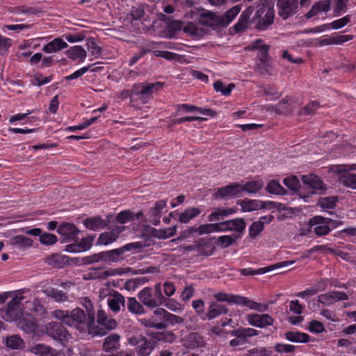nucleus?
Wrapping results in <instances>:
<instances>
[{"instance_id": "obj_46", "label": "nucleus", "mask_w": 356, "mask_h": 356, "mask_svg": "<svg viewBox=\"0 0 356 356\" xmlns=\"http://www.w3.org/2000/svg\"><path fill=\"white\" fill-rule=\"evenodd\" d=\"M214 298L219 302H227L229 304L236 305L238 300V295H234L227 293H217L213 295Z\"/></svg>"}, {"instance_id": "obj_48", "label": "nucleus", "mask_w": 356, "mask_h": 356, "mask_svg": "<svg viewBox=\"0 0 356 356\" xmlns=\"http://www.w3.org/2000/svg\"><path fill=\"white\" fill-rule=\"evenodd\" d=\"M188 341L193 348L202 347L205 344L203 337L197 332L190 334L188 337Z\"/></svg>"}, {"instance_id": "obj_9", "label": "nucleus", "mask_w": 356, "mask_h": 356, "mask_svg": "<svg viewBox=\"0 0 356 356\" xmlns=\"http://www.w3.org/2000/svg\"><path fill=\"white\" fill-rule=\"evenodd\" d=\"M143 247L142 243H131L121 248L106 251L108 262H118L124 259V254L133 249H138Z\"/></svg>"}, {"instance_id": "obj_26", "label": "nucleus", "mask_w": 356, "mask_h": 356, "mask_svg": "<svg viewBox=\"0 0 356 356\" xmlns=\"http://www.w3.org/2000/svg\"><path fill=\"white\" fill-rule=\"evenodd\" d=\"M296 103V100L293 97H285L274 107L276 113L282 115L290 114L293 112L292 105Z\"/></svg>"}, {"instance_id": "obj_30", "label": "nucleus", "mask_w": 356, "mask_h": 356, "mask_svg": "<svg viewBox=\"0 0 356 356\" xmlns=\"http://www.w3.org/2000/svg\"><path fill=\"white\" fill-rule=\"evenodd\" d=\"M67 43L60 38H57L48 42L42 47V51L47 54L57 52L67 48Z\"/></svg>"}, {"instance_id": "obj_38", "label": "nucleus", "mask_w": 356, "mask_h": 356, "mask_svg": "<svg viewBox=\"0 0 356 356\" xmlns=\"http://www.w3.org/2000/svg\"><path fill=\"white\" fill-rule=\"evenodd\" d=\"M284 337L293 343H307L309 340V336L304 332L289 331L284 334Z\"/></svg>"}, {"instance_id": "obj_63", "label": "nucleus", "mask_w": 356, "mask_h": 356, "mask_svg": "<svg viewBox=\"0 0 356 356\" xmlns=\"http://www.w3.org/2000/svg\"><path fill=\"white\" fill-rule=\"evenodd\" d=\"M337 202V199L336 197H325L320 200L319 204L323 208L333 209Z\"/></svg>"}, {"instance_id": "obj_14", "label": "nucleus", "mask_w": 356, "mask_h": 356, "mask_svg": "<svg viewBox=\"0 0 356 356\" xmlns=\"http://www.w3.org/2000/svg\"><path fill=\"white\" fill-rule=\"evenodd\" d=\"M139 301L149 308H155L161 305V301L156 299L152 293V289L145 287L138 293Z\"/></svg>"}, {"instance_id": "obj_40", "label": "nucleus", "mask_w": 356, "mask_h": 356, "mask_svg": "<svg viewBox=\"0 0 356 356\" xmlns=\"http://www.w3.org/2000/svg\"><path fill=\"white\" fill-rule=\"evenodd\" d=\"M127 309L132 314L140 315L145 313V309L135 298L130 297L127 299Z\"/></svg>"}, {"instance_id": "obj_2", "label": "nucleus", "mask_w": 356, "mask_h": 356, "mask_svg": "<svg viewBox=\"0 0 356 356\" xmlns=\"http://www.w3.org/2000/svg\"><path fill=\"white\" fill-rule=\"evenodd\" d=\"M241 7L239 5L235 6L228 10L222 15H217L212 12L202 13L199 19L200 24L209 27L222 26L226 27L240 13Z\"/></svg>"}, {"instance_id": "obj_64", "label": "nucleus", "mask_w": 356, "mask_h": 356, "mask_svg": "<svg viewBox=\"0 0 356 356\" xmlns=\"http://www.w3.org/2000/svg\"><path fill=\"white\" fill-rule=\"evenodd\" d=\"M164 305L174 312H180L183 310V305L174 299H169Z\"/></svg>"}, {"instance_id": "obj_42", "label": "nucleus", "mask_w": 356, "mask_h": 356, "mask_svg": "<svg viewBox=\"0 0 356 356\" xmlns=\"http://www.w3.org/2000/svg\"><path fill=\"white\" fill-rule=\"evenodd\" d=\"M84 225L89 229L96 231L106 226V223L99 216L88 218L83 221Z\"/></svg>"}, {"instance_id": "obj_17", "label": "nucleus", "mask_w": 356, "mask_h": 356, "mask_svg": "<svg viewBox=\"0 0 356 356\" xmlns=\"http://www.w3.org/2000/svg\"><path fill=\"white\" fill-rule=\"evenodd\" d=\"M294 262H295L294 261H284L277 263L273 265H270L267 267L259 268L258 270H252L250 268H248L241 269L240 270V272H241V275H259V274H264V273H266L267 272H269L270 270H275V269H277L279 268L288 266L289 265L294 264Z\"/></svg>"}, {"instance_id": "obj_5", "label": "nucleus", "mask_w": 356, "mask_h": 356, "mask_svg": "<svg viewBox=\"0 0 356 356\" xmlns=\"http://www.w3.org/2000/svg\"><path fill=\"white\" fill-rule=\"evenodd\" d=\"M43 332L49 337L60 342L68 341L72 339L70 332L63 325L57 322H49L44 326Z\"/></svg>"}, {"instance_id": "obj_50", "label": "nucleus", "mask_w": 356, "mask_h": 356, "mask_svg": "<svg viewBox=\"0 0 356 356\" xmlns=\"http://www.w3.org/2000/svg\"><path fill=\"white\" fill-rule=\"evenodd\" d=\"M154 339L159 341L172 343L176 340L177 337L172 332H163L157 333Z\"/></svg>"}, {"instance_id": "obj_33", "label": "nucleus", "mask_w": 356, "mask_h": 356, "mask_svg": "<svg viewBox=\"0 0 356 356\" xmlns=\"http://www.w3.org/2000/svg\"><path fill=\"white\" fill-rule=\"evenodd\" d=\"M31 352L39 356H56L57 353L53 348L45 344L38 343L31 348Z\"/></svg>"}, {"instance_id": "obj_10", "label": "nucleus", "mask_w": 356, "mask_h": 356, "mask_svg": "<svg viewBox=\"0 0 356 356\" xmlns=\"http://www.w3.org/2000/svg\"><path fill=\"white\" fill-rule=\"evenodd\" d=\"M245 319L249 325L259 328L273 325L275 322V319L267 314H249L245 316Z\"/></svg>"}, {"instance_id": "obj_3", "label": "nucleus", "mask_w": 356, "mask_h": 356, "mask_svg": "<svg viewBox=\"0 0 356 356\" xmlns=\"http://www.w3.org/2000/svg\"><path fill=\"white\" fill-rule=\"evenodd\" d=\"M131 272L129 267H120L117 268H108L106 267L90 268L83 275L86 280H104L109 277L122 275Z\"/></svg>"}, {"instance_id": "obj_56", "label": "nucleus", "mask_w": 356, "mask_h": 356, "mask_svg": "<svg viewBox=\"0 0 356 356\" xmlns=\"http://www.w3.org/2000/svg\"><path fill=\"white\" fill-rule=\"evenodd\" d=\"M115 292L117 291L111 289L110 282H107L99 289L98 291L99 298L100 300H104L106 298H108L110 296H113Z\"/></svg>"}, {"instance_id": "obj_55", "label": "nucleus", "mask_w": 356, "mask_h": 356, "mask_svg": "<svg viewBox=\"0 0 356 356\" xmlns=\"http://www.w3.org/2000/svg\"><path fill=\"white\" fill-rule=\"evenodd\" d=\"M264 221L254 222L249 227V235L255 238L264 229Z\"/></svg>"}, {"instance_id": "obj_1", "label": "nucleus", "mask_w": 356, "mask_h": 356, "mask_svg": "<svg viewBox=\"0 0 356 356\" xmlns=\"http://www.w3.org/2000/svg\"><path fill=\"white\" fill-rule=\"evenodd\" d=\"M51 316L70 327H74L81 332L88 331L90 334L93 336L105 334V332H103L102 329H99L95 326L94 313H89L87 316L83 310L76 308L72 311L56 309L51 312Z\"/></svg>"}, {"instance_id": "obj_15", "label": "nucleus", "mask_w": 356, "mask_h": 356, "mask_svg": "<svg viewBox=\"0 0 356 356\" xmlns=\"http://www.w3.org/2000/svg\"><path fill=\"white\" fill-rule=\"evenodd\" d=\"M348 299V295L342 291H331L329 293L321 294L318 296V302L330 306L339 300H346Z\"/></svg>"}, {"instance_id": "obj_58", "label": "nucleus", "mask_w": 356, "mask_h": 356, "mask_svg": "<svg viewBox=\"0 0 356 356\" xmlns=\"http://www.w3.org/2000/svg\"><path fill=\"white\" fill-rule=\"evenodd\" d=\"M184 318L177 316V315H175V314H171L168 312V314H167V316L165 318V321L164 323L166 325H178V324H182V323H184Z\"/></svg>"}, {"instance_id": "obj_59", "label": "nucleus", "mask_w": 356, "mask_h": 356, "mask_svg": "<svg viewBox=\"0 0 356 356\" xmlns=\"http://www.w3.org/2000/svg\"><path fill=\"white\" fill-rule=\"evenodd\" d=\"M234 240L235 239L232 236H221L218 238L216 245L219 247L225 248L232 245Z\"/></svg>"}, {"instance_id": "obj_6", "label": "nucleus", "mask_w": 356, "mask_h": 356, "mask_svg": "<svg viewBox=\"0 0 356 356\" xmlns=\"http://www.w3.org/2000/svg\"><path fill=\"white\" fill-rule=\"evenodd\" d=\"M275 11L270 8H259L252 17L253 22H257L256 28L259 30H265L273 23Z\"/></svg>"}, {"instance_id": "obj_16", "label": "nucleus", "mask_w": 356, "mask_h": 356, "mask_svg": "<svg viewBox=\"0 0 356 356\" xmlns=\"http://www.w3.org/2000/svg\"><path fill=\"white\" fill-rule=\"evenodd\" d=\"M328 220H330L328 218H324L318 216L309 220V225L315 226L314 232L316 235L319 236H324L330 232Z\"/></svg>"}, {"instance_id": "obj_24", "label": "nucleus", "mask_w": 356, "mask_h": 356, "mask_svg": "<svg viewBox=\"0 0 356 356\" xmlns=\"http://www.w3.org/2000/svg\"><path fill=\"white\" fill-rule=\"evenodd\" d=\"M97 316L98 325L95 326L99 329H102L105 334L108 330L114 329L116 327V321L113 318H108L105 312L103 310H99Z\"/></svg>"}, {"instance_id": "obj_25", "label": "nucleus", "mask_w": 356, "mask_h": 356, "mask_svg": "<svg viewBox=\"0 0 356 356\" xmlns=\"http://www.w3.org/2000/svg\"><path fill=\"white\" fill-rule=\"evenodd\" d=\"M331 8V0H321L317 2H315L310 10L306 14V17L307 19L311 18L318 13H327Z\"/></svg>"}, {"instance_id": "obj_19", "label": "nucleus", "mask_w": 356, "mask_h": 356, "mask_svg": "<svg viewBox=\"0 0 356 356\" xmlns=\"http://www.w3.org/2000/svg\"><path fill=\"white\" fill-rule=\"evenodd\" d=\"M24 297L22 296H16L8 302L7 307L1 310L2 318L6 321H11L15 316V311L18 305L23 300Z\"/></svg>"}, {"instance_id": "obj_27", "label": "nucleus", "mask_w": 356, "mask_h": 356, "mask_svg": "<svg viewBox=\"0 0 356 356\" xmlns=\"http://www.w3.org/2000/svg\"><path fill=\"white\" fill-rule=\"evenodd\" d=\"M236 305H244L250 309L256 310L259 312H264L268 310V305H262L261 303L250 300L246 297L238 296L236 300Z\"/></svg>"}, {"instance_id": "obj_49", "label": "nucleus", "mask_w": 356, "mask_h": 356, "mask_svg": "<svg viewBox=\"0 0 356 356\" xmlns=\"http://www.w3.org/2000/svg\"><path fill=\"white\" fill-rule=\"evenodd\" d=\"M266 190L269 193L275 195L282 194L284 191L283 187L275 179L270 180L268 182L266 187Z\"/></svg>"}, {"instance_id": "obj_20", "label": "nucleus", "mask_w": 356, "mask_h": 356, "mask_svg": "<svg viewBox=\"0 0 356 356\" xmlns=\"http://www.w3.org/2000/svg\"><path fill=\"white\" fill-rule=\"evenodd\" d=\"M302 181L311 189L312 193H316L325 189L323 181L314 175H302Z\"/></svg>"}, {"instance_id": "obj_44", "label": "nucleus", "mask_w": 356, "mask_h": 356, "mask_svg": "<svg viewBox=\"0 0 356 356\" xmlns=\"http://www.w3.org/2000/svg\"><path fill=\"white\" fill-rule=\"evenodd\" d=\"M154 349L152 343L145 338L139 346L136 347V353L138 356H149Z\"/></svg>"}, {"instance_id": "obj_34", "label": "nucleus", "mask_w": 356, "mask_h": 356, "mask_svg": "<svg viewBox=\"0 0 356 356\" xmlns=\"http://www.w3.org/2000/svg\"><path fill=\"white\" fill-rule=\"evenodd\" d=\"M167 206V200H163L157 201L154 206L151 208L149 211L150 217L156 218V220H152V222L154 225H159L160 222L159 218L161 216L162 210Z\"/></svg>"}, {"instance_id": "obj_39", "label": "nucleus", "mask_w": 356, "mask_h": 356, "mask_svg": "<svg viewBox=\"0 0 356 356\" xmlns=\"http://www.w3.org/2000/svg\"><path fill=\"white\" fill-rule=\"evenodd\" d=\"M264 186V181L261 179H255L241 184L242 192L248 193H256Z\"/></svg>"}, {"instance_id": "obj_7", "label": "nucleus", "mask_w": 356, "mask_h": 356, "mask_svg": "<svg viewBox=\"0 0 356 356\" xmlns=\"http://www.w3.org/2000/svg\"><path fill=\"white\" fill-rule=\"evenodd\" d=\"M298 0H278L277 6L278 14L284 19L293 15L298 6ZM308 0H300V4L305 6L307 4Z\"/></svg>"}, {"instance_id": "obj_61", "label": "nucleus", "mask_w": 356, "mask_h": 356, "mask_svg": "<svg viewBox=\"0 0 356 356\" xmlns=\"http://www.w3.org/2000/svg\"><path fill=\"white\" fill-rule=\"evenodd\" d=\"M134 218V214L129 211H122L116 216V220L121 224L127 223Z\"/></svg>"}, {"instance_id": "obj_8", "label": "nucleus", "mask_w": 356, "mask_h": 356, "mask_svg": "<svg viewBox=\"0 0 356 356\" xmlns=\"http://www.w3.org/2000/svg\"><path fill=\"white\" fill-rule=\"evenodd\" d=\"M259 334V331L251 327L240 328L232 331V335L236 338L229 341L231 346L235 347L244 345L248 342V338Z\"/></svg>"}, {"instance_id": "obj_57", "label": "nucleus", "mask_w": 356, "mask_h": 356, "mask_svg": "<svg viewBox=\"0 0 356 356\" xmlns=\"http://www.w3.org/2000/svg\"><path fill=\"white\" fill-rule=\"evenodd\" d=\"M40 242L45 245H51L56 243L57 236L53 234L44 233L40 235Z\"/></svg>"}, {"instance_id": "obj_47", "label": "nucleus", "mask_w": 356, "mask_h": 356, "mask_svg": "<svg viewBox=\"0 0 356 356\" xmlns=\"http://www.w3.org/2000/svg\"><path fill=\"white\" fill-rule=\"evenodd\" d=\"M6 345L12 349H19L24 346L23 339L19 335H13L6 339Z\"/></svg>"}, {"instance_id": "obj_18", "label": "nucleus", "mask_w": 356, "mask_h": 356, "mask_svg": "<svg viewBox=\"0 0 356 356\" xmlns=\"http://www.w3.org/2000/svg\"><path fill=\"white\" fill-rule=\"evenodd\" d=\"M124 227L116 226L109 232L102 233L97 239V243L101 245H107L115 242L119 234L123 232Z\"/></svg>"}, {"instance_id": "obj_13", "label": "nucleus", "mask_w": 356, "mask_h": 356, "mask_svg": "<svg viewBox=\"0 0 356 356\" xmlns=\"http://www.w3.org/2000/svg\"><path fill=\"white\" fill-rule=\"evenodd\" d=\"M241 193V184L239 183H232L225 187L219 188L213 195L216 198L227 199L238 197Z\"/></svg>"}, {"instance_id": "obj_22", "label": "nucleus", "mask_w": 356, "mask_h": 356, "mask_svg": "<svg viewBox=\"0 0 356 356\" xmlns=\"http://www.w3.org/2000/svg\"><path fill=\"white\" fill-rule=\"evenodd\" d=\"M266 202L259 200H238L237 204L241 207L243 212H251L266 208Z\"/></svg>"}, {"instance_id": "obj_28", "label": "nucleus", "mask_w": 356, "mask_h": 356, "mask_svg": "<svg viewBox=\"0 0 356 356\" xmlns=\"http://www.w3.org/2000/svg\"><path fill=\"white\" fill-rule=\"evenodd\" d=\"M120 337L118 334H111L105 338L102 344V349L107 353L113 352L120 348Z\"/></svg>"}, {"instance_id": "obj_29", "label": "nucleus", "mask_w": 356, "mask_h": 356, "mask_svg": "<svg viewBox=\"0 0 356 356\" xmlns=\"http://www.w3.org/2000/svg\"><path fill=\"white\" fill-rule=\"evenodd\" d=\"M228 311L225 306L216 302H211L208 307L206 316L207 319L212 320L222 314H227Z\"/></svg>"}, {"instance_id": "obj_54", "label": "nucleus", "mask_w": 356, "mask_h": 356, "mask_svg": "<svg viewBox=\"0 0 356 356\" xmlns=\"http://www.w3.org/2000/svg\"><path fill=\"white\" fill-rule=\"evenodd\" d=\"M284 185L293 191H297L300 187V183L296 176H290L284 179Z\"/></svg>"}, {"instance_id": "obj_4", "label": "nucleus", "mask_w": 356, "mask_h": 356, "mask_svg": "<svg viewBox=\"0 0 356 356\" xmlns=\"http://www.w3.org/2000/svg\"><path fill=\"white\" fill-rule=\"evenodd\" d=\"M163 83L161 82L149 83L143 82L134 84V92L135 95L139 97L143 104L148 102L152 99V95L161 88Z\"/></svg>"}, {"instance_id": "obj_62", "label": "nucleus", "mask_w": 356, "mask_h": 356, "mask_svg": "<svg viewBox=\"0 0 356 356\" xmlns=\"http://www.w3.org/2000/svg\"><path fill=\"white\" fill-rule=\"evenodd\" d=\"M141 323L144 326L147 327H153L156 329H163L166 327V325L163 322H157L152 318L149 319H142Z\"/></svg>"}, {"instance_id": "obj_45", "label": "nucleus", "mask_w": 356, "mask_h": 356, "mask_svg": "<svg viewBox=\"0 0 356 356\" xmlns=\"http://www.w3.org/2000/svg\"><path fill=\"white\" fill-rule=\"evenodd\" d=\"M229 231L242 233L245 229L246 223L243 218H235L227 220Z\"/></svg>"}, {"instance_id": "obj_31", "label": "nucleus", "mask_w": 356, "mask_h": 356, "mask_svg": "<svg viewBox=\"0 0 356 356\" xmlns=\"http://www.w3.org/2000/svg\"><path fill=\"white\" fill-rule=\"evenodd\" d=\"M268 46L263 44L260 50L259 63L257 64L258 70L261 74L268 73L270 70V63L268 59Z\"/></svg>"}, {"instance_id": "obj_52", "label": "nucleus", "mask_w": 356, "mask_h": 356, "mask_svg": "<svg viewBox=\"0 0 356 356\" xmlns=\"http://www.w3.org/2000/svg\"><path fill=\"white\" fill-rule=\"evenodd\" d=\"M85 261L86 264H92L99 261L108 262L106 251H103L87 257H86Z\"/></svg>"}, {"instance_id": "obj_36", "label": "nucleus", "mask_w": 356, "mask_h": 356, "mask_svg": "<svg viewBox=\"0 0 356 356\" xmlns=\"http://www.w3.org/2000/svg\"><path fill=\"white\" fill-rule=\"evenodd\" d=\"M10 243L15 248L22 250L32 246L33 241L24 236L17 235L10 238Z\"/></svg>"}, {"instance_id": "obj_37", "label": "nucleus", "mask_w": 356, "mask_h": 356, "mask_svg": "<svg viewBox=\"0 0 356 356\" xmlns=\"http://www.w3.org/2000/svg\"><path fill=\"white\" fill-rule=\"evenodd\" d=\"M202 211L197 207H191L185 209L179 216V221L181 223H188L192 219L201 213Z\"/></svg>"}, {"instance_id": "obj_12", "label": "nucleus", "mask_w": 356, "mask_h": 356, "mask_svg": "<svg viewBox=\"0 0 356 356\" xmlns=\"http://www.w3.org/2000/svg\"><path fill=\"white\" fill-rule=\"evenodd\" d=\"M355 166L353 165H338L336 170L339 173L343 172L340 177L341 182L346 186L356 189V175L350 173L348 171L355 170Z\"/></svg>"}, {"instance_id": "obj_51", "label": "nucleus", "mask_w": 356, "mask_h": 356, "mask_svg": "<svg viewBox=\"0 0 356 356\" xmlns=\"http://www.w3.org/2000/svg\"><path fill=\"white\" fill-rule=\"evenodd\" d=\"M213 88L216 92H221L224 95H229L234 88V84L229 83L227 86H225L222 82L218 81L213 83Z\"/></svg>"}, {"instance_id": "obj_41", "label": "nucleus", "mask_w": 356, "mask_h": 356, "mask_svg": "<svg viewBox=\"0 0 356 356\" xmlns=\"http://www.w3.org/2000/svg\"><path fill=\"white\" fill-rule=\"evenodd\" d=\"M183 31L187 35L194 38L202 37L205 33L203 29L200 28L194 22L187 23V24L185 26H184Z\"/></svg>"}, {"instance_id": "obj_23", "label": "nucleus", "mask_w": 356, "mask_h": 356, "mask_svg": "<svg viewBox=\"0 0 356 356\" xmlns=\"http://www.w3.org/2000/svg\"><path fill=\"white\" fill-rule=\"evenodd\" d=\"M254 11V7L249 6L241 14L237 23L234 26L236 32L246 29L250 24V17Z\"/></svg>"}, {"instance_id": "obj_32", "label": "nucleus", "mask_w": 356, "mask_h": 356, "mask_svg": "<svg viewBox=\"0 0 356 356\" xmlns=\"http://www.w3.org/2000/svg\"><path fill=\"white\" fill-rule=\"evenodd\" d=\"M107 302L111 310L116 313L120 310L121 306L124 307L125 299L120 293L115 292L107 299Z\"/></svg>"}, {"instance_id": "obj_43", "label": "nucleus", "mask_w": 356, "mask_h": 356, "mask_svg": "<svg viewBox=\"0 0 356 356\" xmlns=\"http://www.w3.org/2000/svg\"><path fill=\"white\" fill-rule=\"evenodd\" d=\"M236 210L232 208L228 209H218L212 212L208 217L210 222L218 221L224 217L234 214Z\"/></svg>"}, {"instance_id": "obj_35", "label": "nucleus", "mask_w": 356, "mask_h": 356, "mask_svg": "<svg viewBox=\"0 0 356 356\" xmlns=\"http://www.w3.org/2000/svg\"><path fill=\"white\" fill-rule=\"evenodd\" d=\"M67 57L72 60H79L83 61L86 57V51L79 45L70 47L65 52Z\"/></svg>"}, {"instance_id": "obj_60", "label": "nucleus", "mask_w": 356, "mask_h": 356, "mask_svg": "<svg viewBox=\"0 0 356 356\" xmlns=\"http://www.w3.org/2000/svg\"><path fill=\"white\" fill-rule=\"evenodd\" d=\"M49 296L54 299L56 302H65L67 300L65 293L58 289H51L48 294Z\"/></svg>"}, {"instance_id": "obj_53", "label": "nucleus", "mask_w": 356, "mask_h": 356, "mask_svg": "<svg viewBox=\"0 0 356 356\" xmlns=\"http://www.w3.org/2000/svg\"><path fill=\"white\" fill-rule=\"evenodd\" d=\"M350 21V15H346L339 19L334 20L332 22L327 24L329 29H339L346 26Z\"/></svg>"}, {"instance_id": "obj_11", "label": "nucleus", "mask_w": 356, "mask_h": 356, "mask_svg": "<svg viewBox=\"0 0 356 356\" xmlns=\"http://www.w3.org/2000/svg\"><path fill=\"white\" fill-rule=\"evenodd\" d=\"M17 326L27 334L38 335V325L35 318L29 313L24 314L17 321Z\"/></svg>"}, {"instance_id": "obj_21", "label": "nucleus", "mask_w": 356, "mask_h": 356, "mask_svg": "<svg viewBox=\"0 0 356 356\" xmlns=\"http://www.w3.org/2000/svg\"><path fill=\"white\" fill-rule=\"evenodd\" d=\"M57 232L64 237L63 242L75 240L79 233L77 228L74 225L68 222L61 224L58 227Z\"/></svg>"}]
</instances>
